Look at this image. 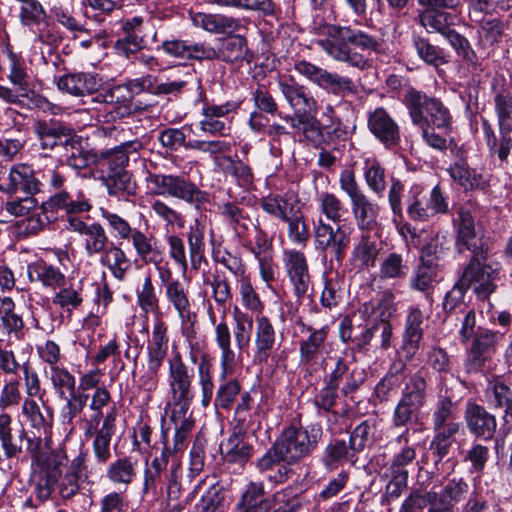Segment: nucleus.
Wrapping results in <instances>:
<instances>
[{"label": "nucleus", "mask_w": 512, "mask_h": 512, "mask_svg": "<svg viewBox=\"0 0 512 512\" xmlns=\"http://www.w3.org/2000/svg\"><path fill=\"white\" fill-rule=\"evenodd\" d=\"M248 47L246 39L240 35H233L224 39L221 46L216 50V59L224 62L236 63L246 58Z\"/></svg>", "instance_id": "obj_51"}, {"label": "nucleus", "mask_w": 512, "mask_h": 512, "mask_svg": "<svg viewBox=\"0 0 512 512\" xmlns=\"http://www.w3.org/2000/svg\"><path fill=\"white\" fill-rule=\"evenodd\" d=\"M207 313L211 324L214 326V341L220 349V379L214 398L216 409H230L238 395H241V383L236 378L227 379L234 373L236 367V353L232 349V336L237 349L242 352L247 350L251 341L253 330V318L240 311L238 307L233 309V330L231 331L227 321L226 313L219 322H216V315L212 306L209 304Z\"/></svg>", "instance_id": "obj_1"}, {"label": "nucleus", "mask_w": 512, "mask_h": 512, "mask_svg": "<svg viewBox=\"0 0 512 512\" xmlns=\"http://www.w3.org/2000/svg\"><path fill=\"white\" fill-rule=\"evenodd\" d=\"M205 231L199 223L190 225L186 233L188 242L190 267L194 271H199L203 263H207L205 257Z\"/></svg>", "instance_id": "obj_46"}, {"label": "nucleus", "mask_w": 512, "mask_h": 512, "mask_svg": "<svg viewBox=\"0 0 512 512\" xmlns=\"http://www.w3.org/2000/svg\"><path fill=\"white\" fill-rule=\"evenodd\" d=\"M437 276V267L423 262L414 270L410 278V287L413 290L429 295L434 289Z\"/></svg>", "instance_id": "obj_58"}, {"label": "nucleus", "mask_w": 512, "mask_h": 512, "mask_svg": "<svg viewBox=\"0 0 512 512\" xmlns=\"http://www.w3.org/2000/svg\"><path fill=\"white\" fill-rule=\"evenodd\" d=\"M165 296L177 312L182 326H193L196 315L191 312L188 289L179 280H175L165 289Z\"/></svg>", "instance_id": "obj_36"}, {"label": "nucleus", "mask_w": 512, "mask_h": 512, "mask_svg": "<svg viewBox=\"0 0 512 512\" xmlns=\"http://www.w3.org/2000/svg\"><path fill=\"white\" fill-rule=\"evenodd\" d=\"M409 272L401 254L392 252L380 263L379 276L383 280H403Z\"/></svg>", "instance_id": "obj_60"}, {"label": "nucleus", "mask_w": 512, "mask_h": 512, "mask_svg": "<svg viewBox=\"0 0 512 512\" xmlns=\"http://www.w3.org/2000/svg\"><path fill=\"white\" fill-rule=\"evenodd\" d=\"M426 389V380L422 376L415 374L406 383L400 399L421 409L426 403Z\"/></svg>", "instance_id": "obj_63"}, {"label": "nucleus", "mask_w": 512, "mask_h": 512, "mask_svg": "<svg viewBox=\"0 0 512 512\" xmlns=\"http://www.w3.org/2000/svg\"><path fill=\"white\" fill-rule=\"evenodd\" d=\"M316 43L333 60L361 71L370 69L373 66L371 55L379 54L382 50L376 36L350 26L328 25L324 38Z\"/></svg>", "instance_id": "obj_3"}, {"label": "nucleus", "mask_w": 512, "mask_h": 512, "mask_svg": "<svg viewBox=\"0 0 512 512\" xmlns=\"http://www.w3.org/2000/svg\"><path fill=\"white\" fill-rule=\"evenodd\" d=\"M191 20L196 27L214 34L235 32L241 27L239 19L223 14L196 12L191 15Z\"/></svg>", "instance_id": "obj_39"}, {"label": "nucleus", "mask_w": 512, "mask_h": 512, "mask_svg": "<svg viewBox=\"0 0 512 512\" xmlns=\"http://www.w3.org/2000/svg\"><path fill=\"white\" fill-rule=\"evenodd\" d=\"M169 196L180 199L195 208H201L208 202V193L183 175H173L169 185Z\"/></svg>", "instance_id": "obj_34"}, {"label": "nucleus", "mask_w": 512, "mask_h": 512, "mask_svg": "<svg viewBox=\"0 0 512 512\" xmlns=\"http://www.w3.org/2000/svg\"><path fill=\"white\" fill-rule=\"evenodd\" d=\"M136 256L143 263L154 265L159 280L165 289L167 286H170L171 283H174L175 280H173L172 269L169 263L164 261V251L156 237L141 249Z\"/></svg>", "instance_id": "obj_32"}, {"label": "nucleus", "mask_w": 512, "mask_h": 512, "mask_svg": "<svg viewBox=\"0 0 512 512\" xmlns=\"http://www.w3.org/2000/svg\"><path fill=\"white\" fill-rule=\"evenodd\" d=\"M49 380L60 399L77 390L75 376L63 366L52 367Z\"/></svg>", "instance_id": "obj_64"}, {"label": "nucleus", "mask_w": 512, "mask_h": 512, "mask_svg": "<svg viewBox=\"0 0 512 512\" xmlns=\"http://www.w3.org/2000/svg\"><path fill=\"white\" fill-rule=\"evenodd\" d=\"M433 430L435 435L431 442V450L436 456V462H439L448 455L455 436L461 431L463 432V427L460 422L455 421L435 426Z\"/></svg>", "instance_id": "obj_43"}, {"label": "nucleus", "mask_w": 512, "mask_h": 512, "mask_svg": "<svg viewBox=\"0 0 512 512\" xmlns=\"http://www.w3.org/2000/svg\"><path fill=\"white\" fill-rule=\"evenodd\" d=\"M394 450L390 459L388 471L395 475L396 482L403 485L408 480V467L416 459V447L410 444V428H405L398 436L389 443Z\"/></svg>", "instance_id": "obj_17"}, {"label": "nucleus", "mask_w": 512, "mask_h": 512, "mask_svg": "<svg viewBox=\"0 0 512 512\" xmlns=\"http://www.w3.org/2000/svg\"><path fill=\"white\" fill-rule=\"evenodd\" d=\"M70 464L66 451L59 447L52 450L41 463V476L36 485L37 498L44 501L52 495V486Z\"/></svg>", "instance_id": "obj_18"}, {"label": "nucleus", "mask_w": 512, "mask_h": 512, "mask_svg": "<svg viewBox=\"0 0 512 512\" xmlns=\"http://www.w3.org/2000/svg\"><path fill=\"white\" fill-rule=\"evenodd\" d=\"M421 131V137L424 143L433 150L450 152L461 158V147L455 142L452 137V127L435 128L428 124H413Z\"/></svg>", "instance_id": "obj_33"}, {"label": "nucleus", "mask_w": 512, "mask_h": 512, "mask_svg": "<svg viewBox=\"0 0 512 512\" xmlns=\"http://www.w3.org/2000/svg\"><path fill=\"white\" fill-rule=\"evenodd\" d=\"M101 78L98 74L90 72H77L64 74L58 77L55 82L57 88L75 97L92 95L101 87Z\"/></svg>", "instance_id": "obj_25"}, {"label": "nucleus", "mask_w": 512, "mask_h": 512, "mask_svg": "<svg viewBox=\"0 0 512 512\" xmlns=\"http://www.w3.org/2000/svg\"><path fill=\"white\" fill-rule=\"evenodd\" d=\"M213 370L212 358L207 354H203L197 365V377L201 388V403L204 407L210 404L214 394Z\"/></svg>", "instance_id": "obj_50"}, {"label": "nucleus", "mask_w": 512, "mask_h": 512, "mask_svg": "<svg viewBox=\"0 0 512 512\" xmlns=\"http://www.w3.org/2000/svg\"><path fill=\"white\" fill-rule=\"evenodd\" d=\"M43 209L62 212L67 216L66 229L81 237L88 257L99 256L112 243L101 223H88L77 216L92 209L91 199L82 190L55 193L43 204Z\"/></svg>", "instance_id": "obj_2"}, {"label": "nucleus", "mask_w": 512, "mask_h": 512, "mask_svg": "<svg viewBox=\"0 0 512 512\" xmlns=\"http://www.w3.org/2000/svg\"><path fill=\"white\" fill-rule=\"evenodd\" d=\"M487 250L479 249L464 268L460 280L469 289L471 288L479 300H486L497 289L495 281L498 272L492 265L487 264Z\"/></svg>", "instance_id": "obj_9"}, {"label": "nucleus", "mask_w": 512, "mask_h": 512, "mask_svg": "<svg viewBox=\"0 0 512 512\" xmlns=\"http://www.w3.org/2000/svg\"><path fill=\"white\" fill-rule=\"evenodd\" d=\"M59 290L53 295L52 303L61 308L63 311L71 313L78 309L83 303L82 289L80 286L65 284L58 288Z\"/></svg>", "instance_id": "obj_61"}, {"label": "nucleus", "mask_w": 512, "mask_h": 512, "mask_svg": "<svg viewBox=\"0 0 512 512\" xmlns=\"http://www.w3.org/2000/svg\"><path fill=\"white\" fill-rule=\"evenodd\" d=\"M356 454V451L352 449V445L349 442L335 439L326 446L323 463L326 468L333 470L346 462L354 464L357 459Z\"/></svg>", "instance_id": "obj_44"}, {"label": "nucleus", "mask_w": 512, "mask_h": 512, "mask_svg": "<svg viewBox=\"0 0 512 512\" xmlns=\"http://www.w3.org/2000/svg\"><path fill=\"white\" fill-rule=\"evenodd\" d=\"M263 482H249L242 492L234 512H267L273 500L265 498Z\"/></svg>", "instance_id": "obj_35"}, {"label": "nucleus", "mask_w": 512, "mask_h": 512, "mask_svg": "<svg viewBox=\"0 0 512 512\" xmlns=\"http://www.w3.org/2000/svg\"><path fill=\"white\" fill-rule=\"evenodd\" d=\"M142 148L138 140L128 141L111 149L101 151L98 155V162L101 167L107 168V173L126 170L130 156L136 155Z\"/></svg>", "instance_id": "obj_29"}, {"label": "nucleus", "mask_w": 512, "mask_h": 512, "mask_svg": "<svg viewBox=\"0 0 512 512\" xmlns=\"http://www.w3.org/2000/svg\"><path fill=\"white\" fill-rule=\"evenodd\" d=\"M321 437L322 428L318 424L307 427L291 424L282 430L275 443L283 453L285 463L292 465L309 456Z\"/></svg>", "instance_id": "obj_5"}, {"label": "nucleus", "mask_w": 512, "mask_h": 512, "mask_svg": "<svg viewBox=\"0 0 512 512\" xmlns=\"http://www.w3.org/2000/svg\"><path fill=\"white\" fill-rule=\"evenodd\" d=\"M99 214L115 239L131 242L135 255L155 238L152 233L132 227L127 219L107 208L100 207Z\"/></svg>", "instance_id": "obj_16"}, {"label": "nucleus", "mask_w": 512, "mask_h": 512, "mask_svg": "<svg viewBox=\"0 0 512 512\" xmlns=\"http://www.w3.org/2000/svg\"><path fill=\"white\" fill-rule=\"evenodd\" d=\"M282 261L295 295L303 298L311 287V276L305 254L296 249H286L283 251Z\"/></svg>", "instance_id": "obj_19"}, {"label": "nucleus", "mask_w": 512, "mask_h": 512, "mask_svg": "<svg viewBox=\"0 0 512 512\" xmlns=\"http://www.w3.org/2000/svg\"><path fill=\"white\" fill-rule=\"evenodd\" d=\"M424 313L417 306H410L404 320L400 350L407 360L419 351L424 337Z\"/></svg>", "instance_id": "obj_21"}, {"label": "nucleus", "mask_w": 512, "mask_h": 512, "mask_svg": "<svg viewBox=\"0 0 512 512\" xmlns=\"http://www.w3.org/2000/svg\"><path fill=\"white\" fill-rule=\"evenodd\" d=\"M453 226L456 230V241L459 247L463 246L472 253L484 249L476 242V225L471 207L460 206L453 216Z\"/></svg>", "instance_id": "obj_27"}, {"label": "nucleus", "mask_w": 512, "mask_h": 512, "mask_svg": "<svg viewBox=\"0 0 512 512\" xmlns=\"http://www.w3.org/2000/svg\"><path fill=\"white\" fill-rule=\"evenodd\" d=\"M350 233L341 226L334 228L322 217L314 224V247L320 253L331 251L337 262L344 260L350 244Z\"/></svg>", "instance_id": "obj_12"}, {"label": "nucleus", "mask_w": 512, "mask_h": 512, "mask_svg": "<svg viewBox=\"0 0 512 512\" xmlns=\"http://www.w3.org/2000/svg\"><path fill=\"white\" fill-rule=\"evenodd\" d=\"M86 468V455L80 452L70 461L68 468L52 486V493L57 490L64 500L74 497L80 490V480Z\"/></svg>", "instance_id": "obj_26"}, {"label": "nucleus", "mask_w": 512, "mask_h": 512, "mask_svg": "<svg viewBox=\"0 0 512 512\" xmlns=\"http://www.w3.org/2000/svg\"><path fill=\"white\" fill-rule=\"evenodd\" d=\"M254 330V350L252 361L256 365H263L270 358H274L277 342L276 329L271 320L264 315L257 316Z\"/></svg>", "instance_id": "obj_23"}, {"label": "nucleus", "mask_w": 512, "mask_h": 512, "mask_svg": "<svg viewBox=\"0 0 512 512\" xmlns=\"http://www.w3.org/2000/svg\"><path fill=\"white\" fill-rule=\"evenodd\" d=\"M465 421L469 431L478 438L489 440L493 438L496 432L495 416L476 403H467Z\"/></svg>", "instance_id": "obj_28"}, {"label": "nucleus", "mask_w": 512, "mask_h": 512, "mask_svg": "<svg viewBox=\"0 0 512 512\" xmlns=\"http://www.w3.org/2000/svg\"><path fill=\"white\" fill-rule=\"evenodd\" d=\"M138 461L132 457L123 456L107 465L105 477L115 486L127 488L137 477Z\"/></svg>", "instance_id": "obj_37"}, {"label": "nucleus", "mask_w": 512, "mask_h": 512, "mask_svg": "<svg viewBox=\"0 0 512 512\" xmlns=\"http://www.w3.org/2000/svg\"><path fill=\"white\" fill-rule=\"evenodd\" d=\"M26 439L28 446L27 450L30 453H37L41 439L30 438L24 429H20L14 433L13 418L6 412H0V448L2 455L0 454V462L3 459L10 460L17 458L23 451L22 441Z\"/></svg>", "instance_id": "obj_13"}, {"label": "nucleus", "mask_w": 512, "mask_h": 512, "mask_svg": "<svg viewBox=\"0 0 512 512\" xmlns=\"http://www.w3.org/2000/svg\"><path fill=\"white\" fill-rule=\"evenodd\" d=\"M440 9L424 8L418 13V20L428 33H439L445 37L452 30V15Z\"/></svg>", "instance_id": "obj_48"}, {"label": "nucleus", "mask_w": 512, "mask_h": 512, "mask_svg": "<svg viewBox=\"0 0 512 512\" xmlns=\"http://www.w3.org/2000/svg\"><path fill=\"white\" fill-rule=\"evenodd\" d=\"M395 311V297L390 291H385L376 302H365L359 308V313L363 319L380 321L381 323L390 322V318Z\"/></svg>", "instance_id": "obj_41"}, {"label": "nucleus", "mask_w": 512, "mask_h": 512, "mask_svg": "<svg viewBox=\"0 0 512 512\" xmlns=\"http://www.w3.org/2000/svg\"><path fill=\"white\" fill-rule=\"evenodd\" d=\"M170 420L173 422L175 427L173 452H183L187 446L188 437L194 426V421L190 417H187V413H178L177 410L171 411Z\"/></svg>", "instance_id": "obj_56"}, {"label": "nucleus", "mask_w": 512, "mask_h": 512, "mask_svg": "<svg viewBox=\"0 0 512 512\" xmlns=\"http://www.w3.org/2000/svg\"><path fill=\"white\" fill-rule=\"evenodd\" d=\"M221 454L227 463L243 467L253 454V446L239 433H233L220 445Z\"/></svg>", "instance_id": "obj_42"}, {"label": "nucleus", "mask_w": 512, "mask_h": 512, "mask_svg": "<svg viewBox=\"0 0 512 512\" xmlns=\"http://www.w3.org/2000/svg\"><path fill=\"white\" fill-rule=\"evenodd\" d=\"M339 186L350 200L352 216L358 230L370 233L378 229L380 225L378 222L380 206L362 190L353 170L344 169L341 171Z\"/></svg>", "instance_id": "obj_4"}, {"label": "nucleus", "mask_w": 512, "mask_h": 512, "mask_svg": "<svg viewBox=\"0 0 512 512\" xmlns=\"http://www.w3.org/2000/svg\"><path fill=\"white\" fill-rule=\"evenodd\" d=\"M369 131L386 147L392 148L400 142V128L397 122L382 107L369 112Z\"/></svg>", "instance_id": "obj_24"}, {"label": "nucleus", "mask_w": 512, "mask_h": 512, "mask_svg": "<svg viewBox=\"0 0 512 512\" xmlns=\"http://www.w3.org/2000/svg\"><path fill=\"white\" fill-rule=\"evenodd\" d=\"M407 213L417 221H425L430 217L428 197L420 185H413L408 192Z\"/></svg>", "instance_id": "obj_53"}, {"label": "nucleus", "mask_w": 512, "mask_h": 512, "mask_svg": "<svg viewBox=\"0 0 512 512\" xmlns=\"http://www.w3.org/2000/svg\"><path fill=\"white\" fill-rule=\"evenodd\" d=\"M84 420V435L92 437V453L95 463L105 466L112 457L111 442L116 433V408L104 414L103 411H90Z\"/></svg>", "instance_id": "obj_6"}, {"label": "nucleus", "mask_w": 512, "mask_h": 512, "mask_svg": "<svg viewBox=\"0 0 512 512\" xmlns=\"http://www.w3.org/2000/svg\"><path fill=\"white\" fill-rule=\"evenodd\" d=\"M219 214L239 237L248 231L250 216L239 205L224 202L219 205Z\"/></svg>", "instance_id": "obj_49"}, {"label": "nucleus", "mask_w": 512, "mask_h": 512, "mask_svg": "<svg viewBox=\"0 0 512 512\" xmlns=\"http://www.w3.org/2000/svg\"><path fill=\"white\" fill-rule=\"evenodd\" d=\"M112 99L110 109H103V119L105 122H114L132 113L131 93L124 85L118 84L113 86Z\"/></svg>", "instance_id": "obj_47"}, {"label": "nucleus", "mask_w": 512, "mask_h": 512, "mask_svg": "<svg viewBox=\"0 0 512 512\" xmlns=\"http://www.w3.org/2000/svg\"><path fill=\"white\" fill-rule=\"evenodd\" d=\"M279 92L293 110L299 123H304L317 113V101L310 90L292 76L281 75L277 79Z\"/></svg>", "instance_id": "obj_10"}, {"label": "nucleus", "mask_w": 512, "mask_h": 512, "mask_svg": "<svg viewBox=\"0 0 512 512\" xmlns=\"http://www.w3.org/2000/svg\"><path fill=\"white\" fill-rule=\"evenodd\" d=\"M309 333L299 342L300 365L310 374L319 371L325 365L324 354L327 353L328 328L315 329L307 327Z\"/></svg>", "instance_id": "obj_15"}, {"label": "nucleus", "mask_w": 512, "mask_h": 512, "mask_svg": "<svg viewBox=\"0 0 512 512\" xmlns=\"http://www.w3.org/2000/svg\"><path fill=\"white\" fill-rule=\"evenodd\" d=\"M367 187L375 194L381 196L386 190V174L384 167L374 158H366L363 168Z\"/></svg>", "instance_id": "obj_57"}, {"label": "nucleus", "mask_w": 512, "mask_h": 512, "mask_svg": "<svg viewBox=\"0 0 512 512\" xmlns=\"http://www.w3.org/2000/svg\"><path fill=\"white\" fill-rule=\"evenodd\" d=\"M403 367L402 363L399 364V367L394 364L391 370L376 384L374 395L380 402H387L396 394L403 380V375L399 373Z\"/></svg>", "instance_id": "obj_54"}, {"label": "nucleus", "mask_w": 512, "mask_h": 512, "mask_svg": "<svg viewBox=\"0 0 512 512\" xmlns=\"http://www.w3.org/2000/svg\"><path fill=\"white\" fill-rule=\"evenodd\" d=\"M318 210L325 220L338 224L343 220L346 208L342 200L331 192H322L317 197Z\"/></svg>", "instance_id": "obj_52"}, {"label": "nucleus", "mask_w": 512, "mask_h": 512, "mask_svg": "<svg viewBox=\"0 0 512 512\" xmlns=\"http://www.w3.org/2000/svg\"><path fill=\"white\" fill-rule=\"evenodd\" d=\"M501 335L488 329L478 328L470 348V358L466 363L468 372L481 369L485 361V355L494 350Z\"/></svg>", "instance_id": "obj_30"}, {"label": "nucleus", "mask_w": 512, "mask_h": 512, "mask_svg": "<svg viewBox=\"0 0 512 512\" xmlns=\"http://www.w3.org/2000/svg\"><path fill=\"white\" fill-rule=\"evenodd\" d=\"M40 184L41 182L34 177L33 170L22 164L11 168L4 191L8 194L22 191L27 195H34L40 190Z\"/></svg>", "instance_id": "obj_38"}, {"label": "nucleus", "mask_w": 512, "mask_h": 512, "mask_svg": "<svg viewBox=\"0 0 512 512\" xmlns=\"http://www.w3.org/2000/svg\"><path fill=\"white\" fill-rule=\"evenodd\" d=\"M494 110L499 130H512V94L506 90L495 92Z\"/></svg>", "instance_id": "obj_62"}, {"label": "nucleus", "mask_w": 512, "mask_h": 512, "mask_svg": "<svg viewBox=\"0 0 512 512\" xmlns=\"http://www.w3.org/2000/svg\"><path fill=\"white\" fill-rule=\"evenodd\" d=\"M403 102L413 124H428L435 128L452 127L450 111L439 99L410 89L405 93Z\"/></svg>", "instance_id": "obj_7"}, {"label": "nucleus", "mask_w": 512, "mask_h": 512, "mask_svg": "<svg viewBox=\"0 0 512 512\" xmlns=\"http://www.w3.org/2000/svg\"><path fill=\"white\" fill-rule=\"evenodd\" d=\"M167 385L172 410L187 413L194 398V372L183 360L180 352L175 351L167 360Z\"/></svg>", "instance_id": "obj_8"}, {"label": "nucleus", "mask_w": 512, "mask_h": 512, "mask_svg": "<svg viewBox=\"0 0 512 512\" xmlns=\"http://www.w3.org/2000/svg\"><path fill=\"white\" fill-rule=\"evenodd\" d=\"M99 263L106 267L111 275L123 281L128 271L131 269V261L126 252L114 242H112L99 256Z\"/></svg>", "instance_id": "obj_40"}, {"label": "nucleus", "mask_w": 512, "mask_h": 512, "mask_svg": "<svg viewBox=\"0 0 512 512\" xmlns=\"http://www.w3.org/2000/svg\"><path fill=\"white\" fill-rule=\"evenodd\" d=\"M236 109L237 104L234 102H226L221 105L205 103L201 110L200 130L213 136L227 135V131L230 130L228 116Z\"/></svg>", "instance_id": "obj_22"}, {"label": "nucleus", "mask_w": 512, "mask_h": 512, "mask_svg": "<svg viewBox=\"0 0 512 512\" xmlns=\"http://www.w3.org/2000/svg\"><path fill=\"white\" fill-rule=\"evenodd\" d=\"M27 275L31 282L53 290L66 283V276L60 268L42 258L28 264Z\"/></svg>", "instance_id": "obj_31"}, {"label": "nucleus", "mask_w": 512, "mask_h": 512, "mask_svg": "<svg viewBox=\"0 0 512 512\" xmlns=\"http://www.w3.org/2000/svg\"><path fill=\"white\" fill-rule=\"evenodd\" d=\"M104 184L108 195L124 200L134 196L137 190L136 182L127 170L107 173L104 178Z\"/></svg>", "instance_id": "obj_45"}, {"label": "nucleus", "mask_w": 512, "mask_h": 512, "mask_svg": "<svg viewBox=\"0 0 512 512\" xmlns=\"http://www.w3.org/2000/svg\"><path fill=\"white\" fill-rule=\"evenodd\" d=\"M34 132L42 149H53L57 146L72 148L76 144L74 130L67 124L55 120H39L34 125Z\"/></svg>", "instance_id": "obj_20"}, {"label": "nucleus", "mask_w": 512, "mask_h": 512, "mask_svg": "<svg viewBox=\"0 0 512 512\" xmlns=\"http://www.w3.org/2000/svg\"><path fill=\"white\" fill-rule=\"evenodd\" d=\"M382 250L379 236L361 232L350 250L347 266L350 272L364 273L375 268Z\"/></svg>", "instance_id": "obj_14"}, {"label": "nucleus", "mask_w": 512, "mask_h": 512, "mask_svg": "<svg viewBox=\"0 0 512 512\" xmlns=\"http://www.w3.org/2000/svg\"><path fill=\"white\" fill-rule=\"evenodd\" d=\"M169 347L168 326L157 318L154 321L151 337L147 342L146 355L159 356L166 358Z\"/></svg>", "instance_id": "obj_55"}, {"label": "nucleus", "mask_w": 512, "mask_h": 512, "mask_svg": "<svg viewBox=\"0 0 512 512\" xmlns=\"http://www.w3.org/2000/svg\"><path fill=\"white\" fill-rule=\"evenodd\" d=\"M294 69L298 74L319 88L327 90L334 95L339 96L345 92L355 93L356 91L355 85L349 77L330 72L309 61H296Z\"/></svg>", "instance_id": "obj_11"}, {"label": "nucleus", "mask_w": 512, "mask_h": 512, "mask_svg": "<svg viewBox=\"0 0 512 512\" xmlns=\"http://www.w3.org/2000/svg\"><path fill=\"white\" fill-rule=\"evenodd\" d=\"M445 38L448 40L449 44L455 50L457 55L461 57L468 66H471L475 71L482 70L478 61V57L467 38L462 36L454 29L448 32Z\"/></svg>", "instance_id": "obj_59"}]
</instances>
